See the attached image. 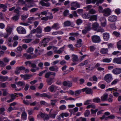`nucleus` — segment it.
I'll return each instance as SVG.
<instances>
[{
  "mask_svg": "<svg viewBox=\"0 0 121 121\" xmlns=\"http://www.w3.org/2000/svg\"><path fill=\"white\" fill-rule=\"evenodd\" d=\"M92 42L95 43H99L101 41L100 37L97 35H94L91 37Z\"/></svg>",
  "mask_w": 121,
  "mask_h": 121,
  "instance_id": "1",
  "label": "nucleus"
},
{
  "mask_svg": "<svg viewBox=\"0 0 121 121\" xmlns=\"http://www.w3.org/2000/svg\"><path fill=\"white\" fill-rule=\"evenodd\" d=\"M112 76L111 74H108L106 75L104 77L105 81L107 83H110L113 80Z\"/></svg>",
  "mask_w": 121,
  "mask_h": 121,
  "instance_id": "2",
  "label": "nucleus"
},
{
  "mask_svg": "<svg viewBox=\"0 0 121 121\" xmlns=\"http://www.w3.org/2000/svg\"><path fill=\"white\" fill-rule=\"evenodd\" d=\"M35 95L37 97L39 96L41 97H46L48 99H51L52 97L51 95H48L46 93H43L40 94L39 93L37 92L35 94Z\"/></svg>",
  "mask_w": 121,
  "mask_h": 121,
  "instance_id": "3",
  "label": "nucleus"
},
{
  "mask_svg": "<svg viewBox=\"0 0 121 121\" xmlns=\"http://www.w3.org/2000/svg\"><path fill=\"white\" fill-rule=\"evenodd\" d=\"M49 41V39L48 38H44L39 44L40 46H43L45 47L47 46V43Z\"/></svg>",
  "mask_w": 121,
  "mask_h": 121,
  "instance_id": "4",
  "label": "nucleus"
},
{
  "mask_svg": "<svg viewBox=\"0 0 121 121\" xmlns=\"http://www.w3.org/2000/svg\"><path fill=\"white\" fill-rule=\"evenodd\" d=\"M17 30L19 34H24L26 33V30L24 28L21 26L17 27Z\"/></svg>",
  "mask_w": 121,
  "mask_h": 121,
  "instance_id": "5",
  "label": "nucleus"
},
{
  "mask_svg": "<svg viewBox=\"0 0 121 121\" xmlns=\"http://www.w3.org/2000/svg\"><path fill=\"white\" fill-rule=\"evenodd\" d=\"M82 91L83 92L85 91L86 93L88 94H92L93 92V91L91 89L87 87L82 89Z\"/></svg>",
  "mask_w": 121,
  "mask_h": 121,
  "instance_id": "6",
  "label": "nucleus"
},
{
  "mask_svg": "<svg viewBox=\"0 0 121 121\" xmlns=\"http://www.w3.org/2000/svg\"><path fill=\"white\" fill-rule=\"evenodd\" d=\"M41 117L43 118L44 121H48L49 118L48 115L45 113L41 112L40 114Z\"/></svg>",
  "mask_w": 121,
  "mask_h": 121,
  "instance_id": "7",
  "label": "nucleus"
},
{
  "mask_svg": "<svg viewBox=\"0 0 121 121\" xmlns=\"http://www.w3.org/2000/svg\"><path fill=\"white\" fill-rule=\"evenodd\" d=\"M56 73L55 72H49L45 74V78H49L52 75L53 77H54L55 76Z\"/></svg>",
  "mask_w": 121,
  "mask_h": 121,
  "instance_id": "8",
  "label": "nucleus"
},
{
  "mask_svg": "<svg viewBox=\"0 0 121 121\" xmlns=\"http://www.w3.org/2000/svg\"><path fill=\"white\" fill-rule=\"evenodd\" d=\"M111 10L109 8L104 9L103 11V13L104 16H108L110 14Z\"/></svg>",
  "mask_w": 121,
  "mask_h": 121,
  "instance_id": "9",
  "label": "nucleus"
},
{
  "mask_svg": "<svg viewBox=\"0 0 121 121\" xmlns=\"http://www.w3.org/2000/svg\"><path fill=\"white\" fill-rule=\"evenodd\" d=\"M117 19V16L114 15H111L108 18V20L111 22H115Z\"/></svg>",
  "mask_w": 121,
  "mask_h": 121,
  "instance_id": "10",
  "label": "nucleus"
},
{
  "mask_svg": "<svg viewBox=\"0 0 121 121\" xmlns=\"http://www.w3.org/2000/svg\"><path fill=\"white\" fill-rule=\"evenodd\" d=\"M103 38L105 41H107L109 39L110 35L107 32H105L103 34Z\"/></svg>",
  "mask_w": 121,
  "mask_h": 121,
  "instance_id": "11",
  "label": "nucleus"
},
{
  "mask_svg": "<svg viewBox=\"0 0 121 121\" xmlns=\"http://www.w3.org/2000/svg\"><path fill=\"white\" fill-rule=\"evenodd\" d=\"M54 78H55L54 77H52L48 78L46 80L47 85H51L54 82L53 80Z\"/></svg>",
  "mask_w": 121,
  "mask_h": 121,
  "instance_id": "12",
  "label": "nucleus"
},
{
  "mask_svg": "<svg viewBox=\"0 0 121 121\" xmlns=\"http://www.w3.org/2000/svg\"><path fill=\"white\" fill-rule=\"evenodd\" d=\"M53 113L52 114L49 113L48 115L49 117L55 119V118L57 114V110H54L53 111Z\"/></svg>",
  "mask_w": 121,
  "mask_h": 121,
  "instance_id": "13",
  "label": "nucleus"
},
{
  "mask_svg": "<svg viewBox=\"0 0 121 121\" xmlns=\"http://www.w3.org/2000/svg\"><path fill=\"white\" fill-rule=\"evenodd\" d=\"M112 72L115 74H119L121 73V69H114L112 70Z\"/></svg>",
  "mask_w": 121,
  "mask_h": 121,
  "instance_id": "14",
  "label": "nucleus"
},
{
  "mask_svg": "<svg viewBox=\"0 0 121 121\" xmlns=\"http://www.w3.org/2000/svg\"><path fill=\"white\" fill-rule=\"evenodd\" d=\"M113 63H117L118 64H121V57L115 58L113 59Z\"/></svg>",
  "mask_w": 121,
  "mask_h": 121,
  "instance_id": "15",
  "label": "nucleus"
},
{
  "mask_svg": "<svg viewBox=\"0 0 121 121\" xmlns=\"http://www.w3.org/2000/svg\"><path fill=\"white\" fill-rule=\"evenodd\" d=\"M57 88L58 87L56 86L52 85L49 86L48 89L51 92H52L54 90H56Z\"/></svg>",
  "mask_w": 121,
  "mask_h": 121,
  "instance_id": "16",
  "label": "nucleus"
},
{
  "mask_svg": "<svg viewBox=\"0 0 121 121\" xmlns=\"http://www.w3.org/2000/svg\"><path fill=\"white\" fill-rule=\"evenodd\" d=\"M27 115L26 112L24 111L23 112L21 115V119L23 120H25L27 119Z\"/></svg>",
  "mask_w": 121,
  "mask_h": 121,
  "instance_id": "17",
  "label": "nucleus"
},
{
  "mask_svg": "<svg viewBox=\"0 0 121 121\" xmlns=\"http://www.w3.org/2000/svg\"><path fill=\"white\" fill-rule=\"evenodd\" d=\"M82 40L81 39H79L78 40L77 42V43L75 45V46L78 48L81 47L82 45Z\"/></svg>",
  "mask_w": 121,
  "mask_h": 121,
  "instance_id": "18",
  "label": "nucleus"
},
{
  "mask_svg": "<svg viewBox=\"0 0 121 121\" xmlns=\"http://www.w3.org/2000/svg\"><path fill=\"white\" fill-rule=\"evenodd\" d=\"M40 3L43 6L48 7L50 6V4L49 2H45L41 0L40 2Z\"/></svg>",
  "mask_w": 121,
  "mask_h": 121,
  "instance_id": "19",
  "label": "nucleus"
},
{
  "mask_svg": "<svg viewBox=\"0 0 121 121\" xmlns=\"http://www.w3.org/2000/svg\"><path fill=\"white\" fill-rule=\"evenodd\" d=\"M59 24L58 23H54L52 26V29L57 30L60 28Z\"/></svg>",
  "mask_w": 121,
  "mask_h": 121,
  "instance_id": "20",
  "label": "nucleus"
},
{
  "mask_svg": "<svg viewBox=\"0 0 121 121\" xmlns=\"http://www.w3.org/2000/svg\"><path fill=\"white\" fill-rule=\"evenodd\" d=\"M108 94H104L101 97V101H105L107 100L108 98Z\"/></svg>",
  "mask_w": 121,
  "mask_h": 121,
  "instance_id": "21",
  "label": "nucleus"
},
{
  "mask_svg": "<svg viewBox=\"0 0 121 121\" xmlns=\"http://www.w3.org/2000/svg\"><path fill=\"white\" fill-rule=\"evenodd\" d=\"M58 68L57 66L54 67L52 66L50 67L49 68V70L51 71L57 72L58 71Z\"/></svg>",
  "mask_w": 121,
  "mask_h": 121,
  "instance_id": "22",
  "label": "nucleus"
},
{
  "mask_svg": "<svg viewBox=\"0 0 121 121\" xmlns=\"http://www.w3.org/2000/svg\"><path fill=\"white\" fill-rule=\"evenodd\" d=\"M63 84L64 86H67L69 87H71L72 85V83L69 81L67 82L65 81L63 82Z\"/></svg>",
  "mask_w": 121,
  "mask_h": 121,
  "instance_id": "23",
  "label": "nucleus"
},
{
  "mask_svg": "<svg viewBox=\"0 0 121 121\" xmlns=\"http://www.w3.org/2000/svg\"><path fill=\"white\" fill-rule=\"evenodd\" d=\"M108 49L107 48H103L101 49L100 51V53L103 54H108Z\"/></svg>",
  "mask_w": 121,
  "mask_h": 121,
  "instance_id": "24",
  "label": "nucleus"
},
{
  "mask_svg": "<svg viewBox=\"0 0 121 121\" xmlns=\"http://www.w3.org/2000/svg\"><path fill=\"white\" fill-rule=\"evenodd\" d=\"M16 84L18 86H21L23 88L25 85V83L24 81H19L17 82Z\"/></svg>",
  "mask_w": 121,
  "mask_h": 121,
  "instance_id": "25",
  "label": "nucleus"
},
{
  "mask_svg": "<svg viewBox=\"0 0 121 121\" xmlns=\"http://www.w3.org/2000/svg\"><path fill=\"white\" fill-rule=\"evenodd\" d=\"M112 59L111 58H104L102 60V61L104 63H109L111 61Z\"/></svg>",
  "mask_w": 121,
  "mask_h": 121,
  "instance_id": "26",
  "label": "nucleus"
},
{
  "mask_svg": "<svg viewBox=\"0 0 121 121\" xmlns=\"http://www.w3.org/2000/svg\"><path fill=\"white\" fill-rule=\"evenodd\" d=\"M71 6L76 7L77 8H79L80 7V4L76 1L72 3L71 4Z\"/></svg>",
  "mask_w": 121,
  "mask_h": 121,
  "instance_id": "27",
  "label": "nucleus"
},
{
  "mask_svg": "<svg viewBox=\"0 0 121 121\" xmlns=\"http://www.w3.org/2000/svg\"><path fill=\"white\" fill-rule=\"evenodd\" d=\"M6 30L7 33L10 35L12 33V28L10 26H8L6 28Z\"/></svg>",
  "mask_w": 121,
  "mask_h": 121,
  "instance_id": "28",
  "label": "nucleus"
},
{
  "mask_svg": "<svg viewBox=\"0 0 121 121\" xmlns=\"http://www.w3.org/2000/svg\"><path fill=\"white\" fill-rule=\"evenodd\" d=\"M93 29L95 30H96L99 26V24L97 23H95L92 25Z\"/></svg>",
  "mask_w": 121,
  "mask_h": 121,
  "instance_id": "29",
  "label": "nucleus"
},
{
  "mask_svg": "<svg viewBox=\"0 0 121 121\" xmlns=\"http://www.w3.org/2000/svg\"><path fill=\"white\" fill-rule=\"evenodd\" d=\"M36 33L38 34H40L42 32V29L41 26H38L36 29Z\"/></svg>",
  "mask_w": 121,
  "mask_h": 121,
  "instance_id": "30",
  "label": "nucleus"
},
{
  "mask_svg": "<svg viewBox=\"0 0 121 121\" xmlns=\"http://www.w3.org/2000/svg\"><path fill=\"white\" fill-rule=\"evenodd\" d=\"M97 16L96 15H92L90 17L89 20L91 21L94 20L96 21L97 20Z\"/></svg>",
  "mask_w": 121,
  "mask_h": 121,
  "instance_id": "31",
  "label": "nucleus"
},
{
  "mask_svg": "<svg viewBox=\"0 0 121 121\" xmlns=\"http://www.w3.org/2000/svg\"><path fill=\"white\" fill-rule=\"evenodd\" d=\"M98 78L96 76L94 75L89 78V80L90 81L93 82H97V81Z\"/></svg>",
  "mask_w": 121,
  "mask_h": 121,
  "instance_id": "32",
  "label": "nucleus"
},
{
  "mask_svg": "<svg viewBox=\"0 0 121 121\" xmlns=\"http://www.w3.org/2000/svg\"><path fill=\"white\" fill-rule=\"evenodd\" d=\"M72 60L73 62H77L78 61V57L77 56L73 54L72 55Z\"/></svg>",
  "mask_w": 121,
  "mask_h": 121,
  "instance_id": "33",
  "label": "nucleus"
},
{
  "mask_svg": "<svg viewBox=\"0 0 121 121\" xmlns=\"http://www.w3.org/2000/svg\"><path fill=\"white\" fill-rule=\"evenodd\" d=\"M65 45H64L61 48L59 49L57 51L56 53L58 54H60L62 53L64 51V49L65 48Z\"/></svg>",
  "mask_w": 121,
  "mask_h": 121,
  "instance_id": "34",
  "label": "nucleus"
},
{
  "mask_svg": "<svg viewBox=\"0 0 121 121\" xmlns=\"http://www.w3.org/2000/svg\"><path fill=\"white\" fill-rule=\"evenodd\" d=\"M52 29V27L49 26H47L44 28V31L46 32H49L51 31Z\"/></svg>",
  "mask_w": 121,
  "mask_h": 121,
  "instance_id": "35",
  "label": "nucleus"
},
{
  "mask_svg": "<svg viewBox=\"0 0 121 121\" xmlns=\"http://www.w3.org/2000/svg\"><path fill=\"white\" fill-rule=\"evenodd\" d=\"M37 55H28L27 57L26 58L27 59H32L36 57Z\"/></svg>",
  "mask_w": 121,
  "mask_h": 121,
  "instance_id": "36",
  "label": "nucleus"
},
{
  "mask_svg": "<svg viewBox=\"0 0 121 121\" xmlns=\"http://www.w3.org/2000/svg\"><path fill=\"white\" fill-rule=\"evenodd\" d=\"M113 95L111 94H110L109 95V97L107 99V100L109 102L112 103V102L113 98Z\"/></svg>",
  "mask_w": 121,
  "mask_h": 121,
  "instance_id": "37",
  "label": "nucleus"
},
{
  "mask_svg": "<svg viewBox=\"0 0 121 121\" xmlns=\"http://www.w3.org/2000/svg\"><path fill=\"white\" fill-rule=\"evenodd\" d=\"M21 9V8L20 7H18L15 9L14 10V13L17 14L16 15H19L20 10Z\"/></svg>",
  "mask_w": 121,
  "mask_h": 121,
  "instance_id": "38",
  "label": "nucleus"
},
{
  "mask_svg": "<svg viewBox=\"0 0 121 121\" xmlns=\"http://www.w3.org/2000/svg\"><path fill=\"white\" fill-rule=\"evenodd\" d=\"M40 103L41 105H44L46 107L49 106L50 105V104H49L47 103L44 101H40Z\"/></svg>",
  "mask_w": 121,
  "mask_h": 121,
  "instance_id": "39",
  "label": "nucleus"
},
{
  "mask_svg": "<svg viewBox=\"0 0 121 121\" xmlns=\"http://www.w3.org/2000/svg\"><path fill=\"white\" fill-rule=\"evenodd\" d=\"M90 114V111L88 109L86 110L84 113V115L85 117H88Z\"/></svg>",
  "mask_w": 121,
  "mask_h": 121,
  "instance_id": "40",
  "label": "nucleus"
},
{
  "mask_svg": "<svg viewBox=\"0 0 121 121\" xmlns=\"http://www.w3.org/2000/svg\"><path fill=\"white\" fill-rule=\"evenodd\" d=\"M117 47L119 50H121V40L117 42Z\"/></svg>",
  "mask_w": 121,
  "mask_h": 121,
  "instance_id": "41",
  "label": "nucleus"
},
{
  "mask_svg": "<svg viewBox=\"0 0 121 121\" xmlns=\"http://www.w3.org/2000/svg\"><path fill=\"white\" fill-rule=\"evenodd\" d=\"M51 104L53 107H54L56 105V103L57 101V100L56 99H52L51 100Z\"/></svg>",
  "mask_w": 121,
  "mask_h": 121,
  "instance_id": "42",
  "label": "nucleus"
},
{
  "mask_svg": "<svg viewBox=\"0 0 121 121\" xmlns=\"http://www.w3.org/2000/svg\"><path fill=\"white\" fill-rule=\"evenodd\" d=\"M93 101L94 102L97 103H100L101 102L100 99L99 97H97L94 98L93 100Z\"/></svg>",
  "mask_w": 121,
  "mask_h": 121,
  "instance_id": "43",
  "label": "nucleus"
},
{
  "mask_svg": "<svg viewBox=\"0 0 121 121\" xmlns=\"http://www.w3.org/2000/svg\"><path fill=\"white\" fill-rule=\"evenodd\" d=\"M64 24L65 26H69L71 25V23L70 21H67L64 22Z\"/></svg>",
  "mask_w": 121,
  "mask_h": 121,
  "instance_id": "44",
  "label": "nucleus"
},
{
  "mask_svg": "<svg viewBox=\"0 0 121 121\" xmlns=\"http://www.w3.org/2000/svg\"><path fill=\"white\" fill-rule=\"evenodd\" d=\"M98 0H86V4H90L91 3L95 4Z\"/></svg>",
  "mask_w": 121,
  "mask_h": 121,
  "instance_id": "45",
  "label": "nucleus"
},
{
  "mask_svg": "<svg viewBox=\"0 0 121 121\" xmlns=\"http://www.w3.org/2000/svg\"><path fill=\"white\" fill-rule=\"evenodd\" d=\"M91 108L95 109V108L96 106L94 104H92L87 106L86 107V108L87 109L90 108Z\"/></svg>",
  "mask_w": 121,
  "mask_h": 121,
  "instance_id": "46",
  "label": "nucleus"
},
{
  "mask_svg": "<svg viewBox=\"0 0 121 121\" xmlns=\"http://www.w3.org/2000/svg\"><path fill=\"white\" fill-rule=\"evenodd\" d=\"M34 17H29L28 19V20L27 21V22L28 23H31L33 21L34 19Z\"/></svg>",
  "mask_w": 121,
  "mask_h": 121,
  "instance_id": "47",
  "label": "nucleus"
},
{
  "mask_svg": "<svg viewBox=\"0 0 121 121\" xmlns=\"http://www.w3.org/2000/svg\"><path fill=\"white\" fill-rule=\"evenodd\" d=\"M5 111V109L4 107H2L0 108V113L3 115H5L4 111Z\"/></svg>",
  "mask_w": 121,
  "mask_h": 121,
  "instance_id": "48",
  "label": "nucleus"
},
{
  "mask_svg": "<svg viewBox=\"0 0 121 121\" xmlns=\"http://www.w3.org/2000/svg\"><path fill=\"white\" fill-rule=\"evenodd\" d=\"M98 110V109H95V110H94L92 109H91V114H95V116L96 115V112Z\"/></svg>",
  "mask_w": 121,
  "mask_h": 121,
  "instance_id": "49",
  "label": "nucleus"
},
{
  "mask_svg": "<svg viewBox=\"0 0 121 121\" xmlns=\"http://www.w3.org/2000/svg\"><path fill=\"white\" fill-rule=\"evenodd\" d=\"M32 76V75L31 74H26L25 75L24 80H26L30 79V77Z\"/></svg>",
  "mask_w": 121,
  "mask_h": 121,
  "instance_id": "50",
  "label": "nucleus"
},
{
  "mask_svg": "<svg viewBox=\"0 0 121 121\" xmlns=\"http://www.w3.org/2000/svg\"><path fill=\"white\" fill-rule=\"evenodd\" d=\"M115 12L117 15H119L121 13V9L119 8L116 9L115 10Z\"/></svg>",
  "mask_w": 121,
  "mask_h": 121,
  "instance_id": "51",
  "label": "nucleus"
},
{
  "mask_svg": "<svg viewBox=\"0 0 121 121\" xmlns=\"http://www.w3.org/2000/svg\"><path fill=\"white\" fill-rule=\"evenodd\" d=\"M112 34L115 36L118 37L120 35V33L119 32H118L117 31H114L113 32Z\"/></svg>",
  "mask_w": 121,
  "mask_h": 121,
  "instance_id": "52",
  "label": "nucleus"
},
{
  "mask_svg": "<svg viewBox=\"0 0 121 121\" xmlns=\"http://www.w3.org/2000/svg\"><path fill=\"white\" fill-rule=\"evenodd\" d=\"M82 89L76 91L75 92V94L76 96H78L81 93Z\"/></svg>",
  "mask_w": 121,
  "mask_h": 121,
  "instance_id": "53",
  "label": "nucleus"
},
{
  "mask_svg": "<svg viewBox=\"0 0 121 121\" xmlns=\"http://www.w3.org/2000/svg\"><path fill=\"white\" fill-rule=\"evenodd\" d=\"M96 11L95 10L93 9H90L89 11V13L90 14H93L96 13Z\"/></svg>",
  "mask_w": 121,
  "mask_h": 121,
  "instance_id": "54",
  "label": "nucleus"
},
{
  "mask_svg": "<svg viewBox=\"0 0 121 121\" xmlns=\"http://www.w3.org/2000/svg\"><path fill=\"white\" fill-rule=\"evenodd\" d=\"M92 102V100H87L84 103V104L85 105H87L89 104L90 103Z\"/></svg>",
  "mask_w": 121,
  "mask_h": 121,
  "instance_id": "55",
  "label": "nucleus"
},
{
  "mask_svg": "<svg viewBox=\"0 0 121 121\" xmlns=\"http://www.w3.org/2000/svg\"><path fill=\"white\" fill-rule=\"evenodd\" d=\"M69 115V114L67 113H63L61 114L60 116L61 117L63 118L64 117H68Z\"/></svg>",
  "mask_w": 121,
  "mask_h": 121,
  "instance_id": "56",
  "label": "nucleus"
},
{
  "mask_svg": "<svg viewBox=\"0 0 121 121\" xmlns=\"http://www.w3.org/2000/svg\"><path fill=\"white\" fill-rule=\"evenodd\" d=\"M63 15L65 16H66L69 14V11L67 10H65L63 12Z\"/></svg>",
  "mask_w": 121,
  "mask_h": 121,
  "instance_id": "57",
  "label": "nucleus"
},
{
  "mask_svg": "<svg viewBox=\"0 0 121 121\" xmlns=\"http://www.w3.org/2000/svg\"><path fill=\"white\" fill-rule=\"evenodd\" d=\"M23 102L24 104L27 105H29L30 104V103L29 101L27 100H24L23 101Z\"/></svg>",
  "mask_w": 121,
  "mask_h": 121,
  "instance_id": "58",
  "label": "nucleus"
},
{
  "mask_svg": "<svg viewBox=\"0 0 121 121\" xmlns=\"http://www.w3.org/2000/svg\"><path fill=\"white\" fill-rule=\"evenodd\" d=\"M119 80L117 79H115L111 83V85H115L118 82Z\"/></svg>",
  "mask_w": 121,
  "mask_h": 121,
  "instance_id": "59",
  "label": "nucleus"
},
{
  "mask_svg": "<svg viewBox=\"0 0 121 121\" xmlns=\"http://www.w3.org/2000/svg\"><path fill=\"white\" fill-rule=\"evenodd\" d=\"M82 22V21L80 19H77L76 22V23L78 25H80Z\"/></svg>",
  "mask_w": 121,
  "mask_h": 121,
  "instance_id": "60",
  "label": "nucleus"
},
{
  "mask_svg": "<svg viewBox=\"0 0 121 121\" xmlns=\"http://www.w3.org/2000/svg\"><path fill=\"white\" fill-rule=\"evenodd\" d=\"M38 8H33L30 10V13H34L38 10Z\"/></svg>",
  "mask_w": 121,
  "mask_h": 121,
  "instance_id": "61",
  "label": "nucleus"
},
{
  "mask_svg": "<svg viewBox=\"0 0 121 121\" xmlns=\"http://www.w3.org/2000/svg\"><path fill=\"white\" fill-rule=\"evenodd\" d=\"M19 15H15L14 16L12 17L13 19L15 21L18 20L19 19Z\"/></svg>",
  "mask_w": 121,
  "mask_h": 121,
  "instance_id": "62",
  "label": "nucleus"
},
{
  "mask_svg": "<svg viewBox=\"0 0 121 121\" xmlns=\"http://www.w3.org/2000/svg\"><path fill=\"white\" fill-rule=\"evenodd\" d=\"M48 14L50 15V16H47L48 20L52 19L53 18V16L52 14L50 13H48Z\"/></svg>",
  "mask_w": 121,
  "mask_h": 121,
  "instance_id": "63",
  "label": "nucleus"
},
{
  "mask_svg": "<svg viewBox=\"0 0 121 121\" xmlns=\"http://www.w3.org/2000/svg\"><path fill=\"white\" fill-rule=\"evenodd\" d=\"M66 108V106L64 105H61L59 107V109L61 110H63L65 109Z\"/></svg>",
  "mask_w": 121,
  "mask_h": 121,
  "instance_id": "64",
  "label": "nucleus"
}]
</instances>
